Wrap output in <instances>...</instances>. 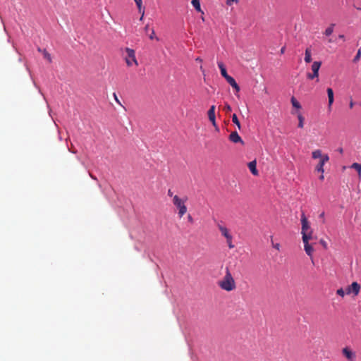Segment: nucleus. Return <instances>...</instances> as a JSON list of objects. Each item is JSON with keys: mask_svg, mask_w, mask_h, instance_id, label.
<instances>
[{"mask_svg": "<svg viewBox=\"0 0 361 361\" xmlns=\"http://www.w3.org/2000/svg\"><path fill=\"white\" fill-rule=\"evenodd\" d=\"M225 270V276L218 282V285L222 290L230 292L235 288V282L229 268L226 267Z\"/></svg>", "mask_w": 361, "mask_h": 361, "instance_id": "nucleus-1", "label": "nucleus"}, {"mask_svg": "<svg viewBox=\"0 0 361 361\" xmlns=\"http://www.w3.org/2000/svg\"><path fill=\"white\" fill-rule=\"evenodd\" d=\"M301 221V234L302 240H311L313 238V231L310 224L307 220L305 213L302 212L300 218Z\"/></svg>", "mask_w": 361, "mask_h": 361, "instance_id": "nucleus-2", "label": "nucleus"}, {"mask_svg": "<svg viewBox=\"0 0 361 361\" xmlns=\"http://www.w3.org/2000/svg\"><path fill=\"white\" fill-rule=\"evenodd\" d=\"M188 197L186 196L180 197L178 195H174L172 202L178 209V215L180 218L183 217L187 212L186 202Z\"/></svg>", "mask_w": 361, "mask_h": 361, "instance_id": "nucleus-3", "label": "nucleus"}, {"mask_svg": "<svg viewBox=\"0 0 361 361\" xmlns=\"http://www.w3.org/2000/svg\"><path fill=\"white\" fill-rule=\"evenodd\" d=\"M125 51L126 53V56L125 57V61L128 66H131L133 64L136 66H138V62L136 59L135 51L134 49L131 48L126 47L125 49Z\"/></svg>", "mask_w": 361, "mask_h": 361, "instance_id": "nucleus-4", "label": "nucleus"}, {"mask_svg": "<svg viewBox=\"0 0 361 361\" xmlns=\"http://www.w3.org/2000/svg\"><path fill=\"white\" fill-rule=\"evenodd\" d=\"M321 65H322L321 61H314L311 66L312 73H307V78L310 80H313V79L316 78L317 82H318L319 81V71L321 67Z\"/></svg>", "mask_w": 361, "mask_h": 361, "instance_id": "nucleus-5", "label": "nucleus"}, {"mask_svg": "<svg viewBox=\"0 0 361 361\" xmlns=\"http://www.w3.org/2000/svg\"><path fill=\"white\" fill-rule=\"evenodd\" d=\"M360 285L357 282H353L350 286L346 288V294L350 295L353 293L354 295H357L360 290Z\"/></svg>", "mask_w": 361, "mask_h": 361, "instance_id": "nucleus-6", "label": "nucleus"}, {"mask_svg": "<svg viewBox=\"0 0 361 361\" xmlns=\"http://www.w3.org/2000/svg\"><path fill=\"white\" fill-rule=\"evenodd\" d=\"M342 354L348 361H355L356 359V353L349 347H345L342 349Z\"/></svg>", "mask_w": 361, "mask_h": 361, "instance_id": "nucleus-7", "label": "nucleus"}, {"mask_svg": "<svg viewBox=\"0 0 361 361\" xmlns=\"http://www.w3.org/2000/svg\"><path fill=\"white\" fill-rule=\"evenodd\" d=\"M329 160V157L327 154H324V157H322V159H320L318 164L315 167V170L317 172H319L321 173H324V164L328 162Z\"/></svg>", "mask_w": 361, "mask_h": 361, "instance_id": "nucleus-8", "label": "nucleus"}, {"mask_svg": "<svg viewBox=\"0 0 361 361\" xmlns=\"http://www.w3.org/2000/svg\"><path fill=\"white\" fill-rule=\"evenodd\" d=\"M215 106L212 105L208 110L207 114L209 120L212 122V125L217 128L216 123V116H215Z\"/></svg>", "mask_w": 361, "mask_h": 361, "instance_id": "nucleus-9", "label": "nucleus"}, {"mask_svg": "<svg viewBox=\"0 0 361 361\" xmlns=\"http://www.w3.org/2000/svg\"><path fill=\"white\" fill-rule=\"evenodd\" d=\"M229 140L233 143H238L240 142L242 145H244V141L242 140L240 136L238 135V133L236 131L232 132L229 135Z\"/></svg>", "mask_w": 361, "mask_h": 361, "instance_id": "nucleus-10", "label": "nucleus"}, {"mask_svg": "<svg viewBox=\"0 0 361 361\" xmlns=\"http://www.w3.org/2000/svg\"><path fill=\"white\" fill-rule=\"evenodd\" d=\"M309 240H302V242L304 243V249L306 254L312 259L314 249L312 246L309 243Z\"/></svg>", "mask_w": 361, "mask_h": 361, "instance_id": "nucleus-11", "label": "nucleus"}, {"mask_svg": "<svg viewBox=\"0 0 361 361\" xmlns=\"http://www.w3.org/2000/svg\"><path fill=\"white\" fill-rule=\"evenodd\" d=\"M218 228H219V231H221V235L223 236H224L226 240H230V238L233 237L232 235L230 233L228 229L226 227H225L221 224H219Z\"/></svg>", "mask_w": 361, "mask_h": 361, "instance_id": "nucleus-12", "label": "nucleus"}, {"mask_svg": "<svg viewBox=\"0 0 361 361\" xmlns=\"http://www.w3.org/2000/svg\"><path fill=\"white\" fill-rule=\"evenodd\" d=\"M248 167H249V169H250V172L254 176H257L258 175V171L257 169V162H256L255 160H253V161L249 162Z\"/></svg>", "mask_w": 361, "mask_h": 361, "instance_id": "nucleus-13", "label": "nucleus"}, {"mask_svg": "<svg viewBox=\"0 0 361 361\" xmlns=\"http://www.w3.org/2000/svg\"><path fill=\"white\" fill-rule=\"evenodd\" d=\"M328 99H329V107L331 108L332 104L334 103V92L333 90L330 87L326 90Z\"/></svg>", "mask_w": 361, "mask_h": 361, "instance_id": "nucleus-14", "label": "nucleus"}, {"mask_svg": "<svg viewBox=\"0 0 361 361\" xmlns=\"http://www.w3.org/2000/svg\"><path fill=\"white\" fill-rule=\"evenodd\" d=\"M134 1L137 6L139 12L142 13V16L140 19V20H142L143 18V16H144V13H145V8L142 7V0H134Z\"/></svg>", "mask_w": 361, "mask_h": 361, "instance_id": "nucleus-15", "label": "nucleus"}, {"mask_svg": "<svg viewBox=\"0 0 361 361\" xmlns=\"http://www.w3.org/2000/svg\"><path fill=\"white\" fill-rule=\"evenodd\" d=\"M323 157H324V154H322V152L321 149H316L312 152V157L314 159H319V160H320V159H322Z\"/></svg>", "mask_w": 361, "mask_h": 361, "instance_id": "nucleus-16", "label": "nucleus"}, {"mask_svg": "<svg viewBox=\"0 0 361 361\" xmlns=\"http://www.w3.org/2000/svg\"><path fill=\"white\" fill-rule=\"evenodd\" d=\"M304 60H305V63H310L312 61L311 50L309 48H307L305 49Z\"/></svg>", "mask_w": 361, "mask_h": 361, "instance_id": "nucleus-17", "label": "nucleus"}, {"mask_svg": "<svg viewBox=\"0 0 361 361\" xmlns=\"http://www.w3.org/2000/svg\"><path fill=\"white\" fill-rule=\"evenodd\" d=\"M335 24L334 23H331L329 25V27H327L324 31V35L326 36V37H329L330 36L333 32H334V27H335Z\"/></svg>", "mask_w": 361, "mask_h": 361, "instance_id": "nucleus-18", "label": "nucleus"}, {"mask_svg": "<svg viewBox=\"0 0 361 361\" xmlns=\"http://www.w3.org/2000/svg\"><path fill=\"white\" fill-rule=\"evenodd\" d=\"M297 116L298 118V128H302L304 126V117L300 111L297 112Z\"/></svg>", "mask_w": 361, "mask_h": 361, "instance_id": "nucleus-19", "label": "nucleus"}, {"mask_svg": "<svg viewBox=\"0 0 361 361\" xmlns=\"http://www.w3.org/2000/svg\"><path fill=\"white\" fill-rule=\"evenodd\" d=\"M351 168L352 169H354L355 170H356V171L358 173V176L359 178H361V164H359V163H353L352 165H351Z\"/></svg>", "mask_w": 361, "mask_h": 361, "instance_id": "nucleus-20", "label": "nucleus"}, {"mask_svg": "<svg viewBox=\"0 0 361 361\" xmlns=\"http://www.w3.org/2000/svg\"><path fill=\"white\" fill-rule=\"evenodd\" d=\"M290 101H291V104L294 108H295L297 109H301L302 106H301L300 102L294 97H291Z\"/></svg>", "mask_w": 361, "mask_h": 361, "instance_id": "nucleus-21", "label": "nucleus"}, {"mask_svg": "<svg viewBox=\"0 0 361 361\" xmlns=\"http://www.w3.org/2000/svg\"><path fill=\"white\" fill-rule=\"evenodd\" d=\"M191 3L197 11H198V12L201 11L200 0H192Z\"/></svg>", "mask_w": 361, "mask_h": 361, "instance_id": "nucleus-22", "label": "nucleus"}, {"mask_svg": "<svg viewBox=\"0 0 361 361\" xmlns=\"http://www.w3.org/2000/svg\"><path fill=\"white\" fill-rule=\"evenodd\" d=\"M232 121L233 122V123H235L238 128L239 130H240L241 128V126H240V121L237 117V115L235 114H233V116H232Z\"/></svg>", "mask_w": 361, "mask_h": 361, "instance_id": "nucleus-23", "label": "nucleus"}, {"mask_svg": "<svg viewBox=\"0 0 361 361\" xmlns=\"http://www.w3.org/2000/svg\"><path fill=\"white\" fill-rule=\"evenodd\" d=\"M42 54L44 55V57L46 59H47L49 63H51V56L50 54L45 49H43Z\"/></svg>", "mask_w": 361, "mask_h": 361, "instance_id": "nucleus-24", "label": "nucleus"}, {"mask_svg": "<svg viewBox=\"0 0 361 361\" xmlns=\"http://www.w3.org/2000/svg\"><path fill=\"white\" fill-rule=\"evenodd\" d=\"M225 79L231 86L236 82L235 79L231 75H229L227 78Z\"/></svg>", "mask_w": 361, "mask_h": 361, "instance_id": "nucleus-25", "label": "nucleus"}, {"mask_svg": "<svg viewBox=\"0 0 361 361\" xmlns=\"http://www.w3.org/2000/svg\"><path fill=\"white\" fill-rule=\"evenodd\" d=\"M337 295H340L341 297L343 298L345 295L346 294V291L345 292L342 288L338 289L336 290Z\"/></svg>", "mask_w": 361, "mask_h": 361, "instance_id": "nucleus-26", "label": "nucleus"}, {"mask_svg": "<svg viewBox=\"0 0 361 361\" xmlns=\"http://www.w3.org/2000/svg\"><path fill=\"white\" fill-rule=\"evenodd\" d=\"M221 75L224 78H227L229 75L227 73V71H226V68H221Z\"/></svg>", "mask_w": 361, "mask_h": 361, "instance_id": "nucleus-27", "label": "nucleus"}, {"mask_svg": "<svg viewBox=\"0 0 361 361\" xmlns=\"http://www.w3.org/2000/svg\"><path fill=\"white\" fill-rule=\"evenodd\" d=\"M232 240H233V237H231L230 240H226L228 246L230 249H232L234 247V245L233 244Z\"/></svg>", "mask_w": 361, "mask_h": 361, "instance_id": "nucleus-28", "label": "nucleus"}, {"mask_svg": "<svg viewBox=\"0 0 361 361\" xmlns=\"http://www.w3.org/2000/svg\"><path fill=\"white\" fill-rule=\"evenodd\" d=\"M360 56H361V50L359 49L357 52V54L356 56H355L353 61L355 62V61H357L358 60H360Z\"/></svg>", "mask_w": 361, "mask_h": 361, "instance_id": "nucleus-29", "label": "nucleus"}, {"mask_svg": "<svg viewBox=\"0 0 361 361\" xmlns=\"http://www.w3.org/2000/svg\"><path fill=\"white\" fill-rule=\"evenodd\" d=\"M231 87L234 88L237 92H239L240 90V87L236 82L234 84H233Z\"/></svg>", "mask_w": 361, "mask_h": 361, "instance_id": "nucleus-30", "label": "nucleus"}, {"mask_svg": "<svg viewBox=\"0 0 361 361\" xmlns=\"http://www.w3.org/2000/svg\"><path fill=\"white\" fill-rule=\"evenodd\" d=\"M272 247L277 250L278 251L280 250V248H281V245L279 243H274L272 242Z\"/></svg>", "mask_w": 361, "mask_h": 361, "instance_id": "nucleus-31", "label": "nucleus"}, {"mask_svg": "<svg viewBox=\"0 0 361 361\" xmlns=\"http://www.w3.org/2000/svg\"><path fill=\"white\" fill-rule=\"evenodd\" d=\"M224 109L226 111H231L232 110L231 105H229L228 104H225Z\"/></svg>", "mask_w": 361, "mask_h": 361, "instance_id": "nucleus-32", "label": "nucleus"}, {"mask_svg": "<svg viewBox=\"0 0 361 361\" xmlns=\"http://www.w3.org/2000/svg\"><path fill=\"white\" fill-rule=\"evenodd\" d=\"M167 195H168V196L172 197V200H173V197L175 195H173V192H172V190L171 189L168 190Z\"/></svg>", "mask_w": 361, "mask_h": 361, "instance_id": "nucleus-33", "label": "nucleus"}, {"mask_svg": "<svg viewBox=\"0 0 361 361\" xmlns=\"http://www.w3.org/2000/svg\"><path fill=\"white\" fill-rule=\"evenodd\" d=\"M218 67L220 69V71H221V68H226L224 64L221 61L218 62Z\"/></svg>", "mask_w": 361, "mask_h": 361, "instance_id": "nucleus-34", "label": "nucleus"}, {"mask_svg": "<svg viewBox=\"0 0 361 361\" xmlns=\"http://www.w3.org/2000/svg\"><path fill=\"white\" fill-rule=\"evenodd\" d=\"M238 0H227L226 1V4L228 5V6H231L233 2L238 3Z\"/></svg>", "mask_w": 361, "mask_h": 361, "instance_id": "nucleus-35", "label": "nucleus"}, {"mask_svg": "<svg viewBox=\"0 0 361 361\" xmlns=\"http://www.w3.org/2000/svg\"><path fill=\"white\" fill-rule=\"evenodd\" d=\"M113 96H114V98L115 101H116L118 104H121V102H120V100L118 99V97H117V95H116V94L115 92L113 94Z\"/></svg>", "mask_w": 361, "mask_h": 361, "instance_id": "nucleus-36", "label": "nucleus"}, {"mask_svg": "<svg viewBox=\"0 0 361 361\" xmlns=\"http://www.w3.org/2000/svg\"><path fill=\"white\" fill-rule=\"evenodd\" d=\"M149 38L151 39H153L154 38H155V32H154V30L153 29L152 30V32H151V34L149 35Z\"/></svg>", "mask_w": 361, "mask_h": 361, "instance_id": "nucleus-37", "label": "nucleus"}, {"mask_svg": "<svg viewBox=\"0 0 361 361\" xmlns=\"http://www.w3.org/2000/svg\"><path fill=\"white\" fill-rule=\"evenodd\" d=\"M324 216H325V214L324 212H322L320 214H319V218L322 219H323V223L325 222V218H324Z\"/></svg>", "mask_w": 361, "mask_h": 361, "instance_id": "nucleus-38", "label": "nucleus"}, {"mask_svg": "<svg viewBox=\"0 0 361 361\" xmlns=\"http://www.w3.org/2000/svg\"><path fill=\"white\" fill-rule=\"evenodd\" d=\"M320 243L322 245V246H323L324 248H326V247H327V244H326V243L324 240H320Z\"/></svg>", "mask_w": 361, "mask_h": 361, "instance_id": "nucleus-39", "label": "nucleus"}, {"mask_svg": "<svg viewBox=\"0 0 361 361\" xmlns=\"http://www.w3.org/2000/svg\"><path fill=\"white\" fill-rule=\"evenodd\" d=\"M188 221H190L191 223L193 221V219H192V216L190 214H189L188 216Z\"/></svg>", "mask_w": 361, "mask_h": 361, "instance_id": "nucleus-40", "label": "nucleus"}, {"mask_svg": "<svg viewBox=\"0 0 361 361\" xmlns=\"http://www.w3.org/2000/svg\"><path fill=\"white\" fill-rule=\"evenodd\" d=\"M285 50H286V47H283L281 49V50H280V53H281V54H284Z\"/></svg>", "mask_w": 361, "mask_h": 361, "instance_id": "nucleus-41", "label": "nucleus"}, {"mask_svg": "<svg viewBox=\"0 0 361 361\" xmlns=\"http://www.w3.org/2000/svg\"><path fill=\"white\" fill-rule=\"evenodd\" d=\"M338 39L345 40V35H338Z\"/></svg>", "mask_w": 361, "mask_h": 361, "instance_id": "nucleus-42", "label": "nucleus"}, {"mask_svg": "<svg viewBox=\"0 0 361 361\" xmlns=\"http://www.w3.org/2000/svg\"><path fill=\"white\" fill-rule=\"evenodd\" d=\"M354 106V103L353 102V100L351 99L350 102V104H349V106L350 109H352Z\"/></svg>", "mask_w": 361, "mask_h": 361, "instance_id": "nucleus-43", "label": "nucleus"}, {"mask_svg": "<svg viewBox=\"0 0 361 361\" xmlns=\"http://www.w3.org/2000/svg\"><path fill=\"white\" fill-rule=\"evenodd\" d=\"M324 179V173H321V176H319V180H323Z\"/></svg>", "mask_w": 361, "mask_h": 361, "instance_id": "nucleus-44", "label": "nucleus"}, {"mask_svg": "<svg viewBox=\"0 0 361 361\" xmlns=\"http://www.w3.org/2000/svg\"><path fill=\"white\" fill-rule=\"evenodd\" d=\"M338 151L339 152V153L342 154V153H343V148H341H341H339V149H338Z\"/></svg>", "mask_w": 361, "mask_h": 361, "instance_id": "nucleus-45", "label": "nucleus"}, {"mask_svg": "<svg viewBox=\"0 0 361 361\" xmlns=\"http://www.w3.org/2000/svg\"><path fill=\"white\" fill-rule=\"evenodd\" d=\"M90 177L94 179V180H97V178L95 176H94L93 175H92L91 173H90Z\"/></svg>", "mask_w": 361, "mask_h": 361, "instance_id": "nucleus-46", "label": "nucleus"}, {"mask_svg": "<svg viewBox=\"0 0 361 361\" xmlns=\"http://www.w3.org/2000/svg\"><path fill=\"white\" fill-rule=\"evenodd\" d=\"M148 29H149V25H147L145 26V30L146 31H147V30H148Z\"/></svg>", "mask_w": 361, "mask_h": 361, "instance_id": "nucleus-47", "label": "nucleus"}, {"mask_svg": "<svg viewBox=\"0 0 361 361\" xmlns=\"http://www.w3.org/2000/svg\"><path fill=\"white\" fill-rule=\"evenodd\" d=\"M37 51H38L39 52H42V51H43V50H42V49H41V48H39H39L37 49Z\"/></svg>", "mask_w": 361, "mask_h": 361, "instance_id": "nucleus-48", "label": "nucleus"}, {"mask_svg": "<svg viewBox=\"0 0 361 361\" xmlns=\"http://www.w3.org/2000/svg\"><path fill=\"white\" fill-rule=\"evenodd\" d=\"M196 61H202V59H201L200 58H199V57H198V58H197V59H196Z\"/></svg>", "mask_w": 361, "mask_h": 361, "instance_id": "nucleus-49", "label": "nucleus"}, {"mask_svg": "<svg viewBox=\"0 0 361 361\" xmlns=\"http://www.w3.org/2000/svg\"><path fill=\"white\" fill-rule=\"evenodd\" d=\"M328 42H329V43L333 42V41H332V39H329Z\"/></svg>", "mask_w": 361, "mask_h": 361, "instance_id": "nucleus-50", "label": "nucleus"}, {"mask_svg": "<svg viewBox=\"0 0 361 361\" xmlns=\"http://www.w3.org/2000/svg\"><path fill=\"white\" fill-rule=\"evenodd\" d=\"M360 105H361V102H360Z\"/></svg>", "mask_w": 361, "mask_h": 361, "instance_id": "nucleus-51", "label": "nucleus"}]
</instances>
